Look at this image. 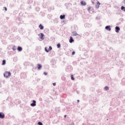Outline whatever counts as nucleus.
Instances as JSON below:
<instances>
[{
	"label": "nucleus",
	"mask_w": 125,
	"mask_h": 125,
	"mask_svg": "<svg viewBox=\"0 0 125 125\" xmlns=\"http://www.w3.org/2000/svg\"><path fill=\"white\" fill-rule=\"evenodd\" d=\"M74 42V39H73V37H70V40H69V42L70 43H72V42Z\"/></svg>",
	"instance_id": "9d476101"
},
{
	"label": "nucleus",
	"mask_w": 125,
	"mask_h": 125,
	"mask_svg": "<svg viewBox=\"0 0 125 125\" xmlns=\"http://www.w3.org/2000/svg\"><path fill=\"white\" fill-rule=\"evenodd\" d=\"M38 70H41V69L42 68V64H38Z\"/></svg>",
	"instance_id": "2eb2a0df"
},
{
	"label": "nucleus",
	"mask_w": 125,
	"mask_h": 125,
	"mask_svg": "<svg viewBox=\"0 0 125 125\" xmlns=\"http://www.w3.org/2000/svg\"><path fill=\"white\" fill-rule=\"evenodd\" d=\"M121 10H123V11H125V7L124 6H122L121 7Z\"/></svg>",
	"instance_id": "6ab92c4d"
},
{
	"label": "nucleus",
	"mask_w": 125,
	"mask_h": 125,
	"mask_svg": "<svg viewBox=\"0 0 125 125\" xmlns=\"http://www.w3.org/2000/svg\"><path fill=\"white\" fill-rule=\"evenodd\" d=\"M37 9L38 10H40V8L39 7H37Z\"/></svg>",
	"instance_id": "473e14b6"
},
{
	"label": "nucleus",
	"mask_w": 125,
	"mask_h": 125,
	"mask_svg": "<svg viewBox=\"0 0 125 125\" xmlns=\"http://www.w3.org/2000/svg\"><path fill=\"white\" fill-rule=\"evenodd\" d=\"M45 51H46V52H49V50H47V48L46 47H45Z\"/></svg>",
	"instance_id": "393cba45"
},
{
	"label": "nucleus",
	"mask_w": 125,
	"mask_h": 125,
	"mask_svg": "<svg viewBox=\"0 0 125 125\" xmlns=\"http://www.w3.org/2000/svg\"><path fill=\"white\" fill-rule=\"evenodd\" d=\"M6 61L5 60H3L2 65H5Z\"/></svg>",
	"instance_id": "412c9836"
},
{
	"label": "nucleus",
	"mask_w": 125,
	"mask_h": 125,
	"mask_svg": "<svg viewBox=\"0 0 125 125\" xmlns=\"http://www.w3.org/2000/svg\"><path fill=\"white\" fill-rule=\"evenodd\" d=\"M88 10L90 13H92V12H93V11L91 10V8L90 7L88 8Z\"/></svg>",
	"instance_id": "dca6fc26"
},
{
	"label": "nucleus",
	"mask_w": 125,
	"mask_h": 125,
	"mask_svg": "<svg viewBox=\"0 0 125 125\" xmlns=\"http://www.w3.org/2000/svg\"><path fill=\"white\" fill-rule=\"evenodd\" d=\"M100 5V2H99V1H98L97 2V4L95 5V7L96 8H99V6Z\"/></svg>",
	"instance_id": "423d86ee"
},
{
	"label": "nucleus",
	"mask_w": 125,
	"mask_h": 125,
	"mask_svg": "<svg viewBox=\"0 0 125 125\" xmlns=\"http://www.w3.org/2000/svg\"><path fill=\"white\" fill-rule=\"evenodd\" d=\"M52 50V47L51 46H50L48 50H49V51H50V50Z\"/></svg>",
	"instance_id": "a878e982"
},
{
	"label": "nucleus",
	"mask_w": 125,
	"mask_h": 125,
	"mask_svg": "<svg viewBox=\"0 0 125 125\" xmlns=\"http://www.w3.org/2000/svg\"><path fill=\"white\" fill-rule=\"evenodd\" d=\"M73 70V67L71 66H68L66 68V72H71Z\"/></svg>",
	"instance_id": "f03ea898"
},
{
	"label": "nucleus",
	"mask_w": 125,
	"mask_h": 125,
	"mask_svg": "<svg viewBox=\"0 0 125 125\" xmlns=\"http://www.w3.org/2000/svg\"><path fill=\"white\" fill-rule=\"evenodd\" d=\"M122 85H125V79H122Z\"/></svg>",
	"instance_id": "f3484780"
},
{
	"label": "nucleus",
	"mask_w": 125,
	"mask_h": 125,
	"mask_svg": "<svg viewBox=\"0 0 125 125\" xmlns=\"http://www.w3.org/2000/svg\"><path fill=\"white\" fill-rule=\"evenodd\" d=\"M72 55H74L75 54V51H73L72 53Z\"/></svg>",
	"instance_id": "2f4dec72"
},
{
	"label": "nucleus",
	"mask_w": 125,
	"mask_h": 125,
	"mask_svg": "<svg viewBox=\"0 0 125 125\" xmlns=\"http://www.w3.org/2000/svg\"><path fill=\"white\" fill-rule=\"evenodd\" d=\"M105 30H107V31L111 30V27H110V25H107V26H105Z\"/></svg>",
	"instance_id": "6e6552de"
},
{
	"label": "nucleus",
	"mask_w": 125,
	"mask_h": 125,
	"mask_svg": "<svg viewBox=\"0 0 125 125\" xmlns=\"http://www.w3.org/2000/svg\"><path fill=\"white\" fill-rule=\"evenodd\" d=\"M4 113H3V112H0V119H3L4 118Z\"/></svg>",
	"instance_id": "20e7f679"
},
{
	"label": "nucleus",
	"mask_w": 125,
	"mask_h": 125,
	"mask_svg": "<svg viewBox=\"0 0 125 125\" xmlns=\"http://www.w3.org/2000/svg\"><path fill=\"white\" fill-rule=\"evenodd\" d=\"M39 28H40V30H43V26H42V24H40L39 25Z\"/></svg>",
	"instance_id": "4468645a"
},
{
	"label": "nucleus",
	"mask_w": 125,
	"mask_h": 125,
	"mask_svg": "<svg viewBox=\"0 0 125 125\" xmlns=\"http://www.w3.org/2000/svg\"><path fill=\"white\" fill-rule=\"evenodd\" d=\"M22 50H23V48H22L21 47H20V46H18V51H19V52L22 51Z\"/></svg>",
	"instance_id": "ddd939ff"
},
{
	"label": "nucleus",
	"mask_w": 125,
	"mask_h": 125,
	"mask_svg": "<svg viewBox=\"0 0 125 125\" xmlns=\"http://www.w3.org/2000/svg\"><path fill=\"white\" fill-rule=\"evenodd\" d=\"M71 80H72V81H74V80H75V78H74V75H71Z\"/></svg>",
	"instance_id": "4be33fe9"
},
{
	"label": "nucleus",
	"mask_w": 125,
	"mask_h": 125,
	"mask_svg": "<svg viewBox=\"0 0 125 125\" xmlns=\"http://www.w3.org/2000/svg\"><path fill=\"white\" fill-rule=\"evenodd\" d=\"M91 2L93 3V4H94V0H91Z\"/></svg>",
	"instance_id": "c756f323"
},
{
	"label": "nucleus",
	"mask_w": 125,
	"mask_h": 125,
	"mask_svg": "<svg viewBox=\"0 0 125 125\" xmlns=\"http://www.w3.org/2000/svg\"><path fill=\"white\" fill-rule=\"evenodd\" d=\"M124 2H125V0H124Z\"/></svg>",
	"instance_id": "4c0bfd02"
},
{
	"label": "nucleus",
	"mask_w": 125,
	"mask_h": 125,
	"mask_svg": "<svg viewBox=\"0 0 125 125\" xmlns=\"http://www.w3.org/2000/svg\"><path fill=\"white\" fill-rule=\"evenodd\" d=\"M3 75L4 78H6V79H8V78H9V77L11 76V73H10V72L6 71Z\"/></svg>",
	"instance_id": "f257e3e1"
},
{
	"label": "nucleus",
	"mask_w": 125,
	"mask_h": 125,
	"mask_svg": "<svg viewBox=\"0 0 125 125\" xmlns=\"http://www.w3.org/2000/svg\"><path fill=\"white\" fill-rule=\"evenodd\" d=\"M109 89V87L108 86H106L104 87V90L105 91H107Z\"/></svg>",
	"instance_id": "a211bd4d"
},
{
	"label": "nucleus",
	"mask_w": 125,
	"mask_h": 125,
	"mask_svg": "<svg viewBox=\"0 0 125 125\" xmlns=\"http://www.w3.org/2000/svg\"><path fill=\"white\" fill-rule=\"evenodd\" d=\"M72 34H73V36H78V33H77L75 31H74L72 32Z\"/></svg>",
	"instance_id": "aec40b11"
},
{
	"label": "nucleus",
	"mask_w": 125,
	"mask_h": 125,
	"mask_svg": "<svg viewBox=\"0 0 125 125\" xmlns=\"http://www.w3.org/2000/svg\"><path fill=\"white\" fill-rule=\"evenodd\" d=\"M41 35V40H44V38L43 37H44V34H43V33H40Z\"/></svg>",
	"instance_id": "1a4fd4ad"
},
{
	"label": "nucleus",
	"mask_w": 125,
	"mask_h": 125,
	"mask_svg": "<svg viewBox=\"0 0 125 125\" xmlns=\"http://www.w3.org/2000/svg\"><path fill=\"white\" fill-rule=\"evenodd\" d=\"M36 105H37L36 101L33 100V102L30 104V106H31V107H35Z\"/></svg>",
	"instance_id": "7ed1b4c3"
},
{
	"label": "nucleus",
	"mask_w": 125,
	"mask_h": 125,
	"mask_svg": "<svg viewBox=\"0 0 125 125\" xmlns=\"http://www.w3.org/2000/svg\"><path fill=\"white\" fill-rule=\"evenodd\" d=\"M66 117H67V115H64V118H66Z\"/></svg>",
	"instance_id": "c9c22d12"
},
{
	"label": "nucleus",
	"mask_w": 125,
	"mask_h": 125,
	"mask_svg": "<svg viewBox=\"0 0 125 125\" xmlns=\"http://www.w3.org/2000/svg\"><path fill=\"white\" fill-rule=\"evenodd\" d=\"M53 85L54 86H55L56 85V83H53Z\"/></svg>",
	"instance_id": "c85d7f7f"
},
{
	"label": "nucleus",
	"mask_w": 125,
	"mask_h": 125,
	"mask_svg": "<svg viewBox=\"0 0 125 125\" xmlns=\"http://www.w3.org/2000/svg\"><path fill=\"white\" fill-rule=\"evenodd\" d=\"M51 64L52 65H55V64H56V62L55 61V60L52 59L51 60Z\"/></svg>",
	"instance_id": "39448f33"
},
{
	"label": "nucleus",
	"mask_w": 125,
	"mask_h": 125,
	"mask_svg": "<svg viewBox=\"0 0 125 125\" xmlns=\"http://www.w3.org/2000/svg\"><path fill=\"white\" fill-rule=\"evenodd\" d=\"M77 93H80V92H79V91H77Z\"/></svg>",
	"instance_id": "f704fd0d"
},
{
	"label": "nucleus",
	"mask_w": 125,
	"mask_h": 125,
	"mask_svg": "<svg viewBox=\"0 0 125 125\" xmlns=\"http://www.w3.org/2000/svg\"><path fill=\"white\" fill-rule=\"evenodd\" d=\"M43 74H44V75L45 76H47V72H43Z\"/></svg>",
	"instance_id": "bb28decb"
},
{
	"label": "nucleus",
	"mask_w": 125,
	"mask_h": 125,
	"mask_svg": "<svg viewBox=\"0 0 125 125\" xmlns=\"http://www.w3.org/2000/svg\"><path fill=\"white\" fill-rule=\"evenodd\" d=\"M39 125H42V122H38Z\"/></svg>",
	"instance_id": "cd10ccee"
},
{
	"label": "nucleus",
	"mask_w": 125,
	"mask_h": 125,
	"mask_svg": "<svg viewBox=\"0 0 125 125\" xmlns=\"http://www.w3.org/2000/svg\"><path fill=\"white\" fill-rule=\"evenodd\" d=\"M82 5H86V2H85V1H82L81 2Z\"/></svg>",
	"instance_id": "9b49d317"
},
{
	"label": "nucleus",
	"mask_w": 125,
	"mask_h": 125,
	"mask_svg": "<svg viewBox=\"0 0 125 125\" xmlns=\"http://www.w3.org/2000/svg\"><path fill=\"white\" fill-rule=\"evenodd\" d=\"M77 102H80V100H78Z\"/></svg>",
	"instance_id": "e433bc0d"
},
{
	"label": "nucleus",
	"mask_w": 125,
	"mask_h": 125,
	"mask_svg": "<svg viewBox=\"0 0 125 125\" xmlns=\"http://www.w3.org/2000/svg\"><path fill=\"white\" fill-rule=\"evenodd\" d=\"M57 47L58 48H60V47H61V45L60 44V43H58L57 44Z\"/></svg>",
	"instance_id": "5701e85b"
},
{
	"label": "nucleus",
	"mask_w": 125,
	"mask_h": 125,
	"mask_svg": "<svg viewBox=\"0 0 125 125\" xmlns=\"http://www.w3.org/2000/svg\"><path fill=\"white\" fill-rule=\"evenodd\" d=\"M12 49L14 51L16 50V47L15 46H13V47H12Z\"/></svg>",
	"instance_id": "b1692460"
},
{
	"label": "nucleus",
	"mask_w": 125,
	"mask_h": 125,
	"mask_svg": "<svg viewBox=\"0 0 125 125\" xmlns=\"http://www.w3.org/2000/svg\"><path fill=\"white\" fill-rule=\"evenodd\" d=\"M14 59H16V60H17V57L14 58Z\"/></svg>",
	"instance_id": "72a5a7b5"
},
{
	"label": "nucleus",
	"mask_w": 125,
	"mask_h": 125,
	"mask_svg": "<svg viewBox=\"0 0 125 125\" xmlns=\"http://www.w3.org/2000/svg\"><path fill=\"white\" fill-rule=\"evenodd\" d=\"M120 30V27H119V26H116L115 27V32L116 33H119Z\"/></svg>",
	"instance_id": "0eeeda50"
},
{
	"label": "nucleus",
	"mask_w": 125,
	"mask_h": 125,
	"mask_svg": "<svg viewBox=\"0 0 125 125\" xmlns=\"http://www.w3.org/2000/svg\"><path fill=\"white\" fill-rule=\"evenodd\" d=\"M60 19H61V20H63V19H65V15H61L60 16Z\"/></svg>",
	"instance_id": "f8f14e48"
},
{
	"label": "nucleus",
	"mask_w": 125,
	"mask_h": 125,
	"mask_svg": "<svg viewBox=\"0 0 125 125\" xmlns=\"http://www.w3.org/2000/svg\"><path fill=\"white\" fill-rule=\"evenodd\" d=\"M4 8L5 11H6L7 10V8H6V7H4Z\"/></svg>",
	"instance_id": "7c9ffc66"
}]
</instances>
